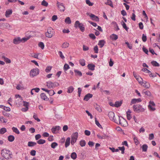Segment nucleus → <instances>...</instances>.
Returning a JSON list of instances; mask_svg holds the SVG:
<instances>
[{"mask_svg":"<svg viewBox=\"0 0 160 160\" xmlns=\"http://www.w3.org/2000/svg\"><path fill=\"white\" fill-rule=\"evenodd\" d=\"M142 152H146L147 151L148 146L147 144H144L142 145Z\"/></svg>","mask_w":160,"mask_h":160,"instance_id":"25","label":"nucleus"},{"mask_svg":"<svg viewBox=\"0 0 160 160\" xmlns=\"http://www.w3.org/2000/svg\"><path fill=\"white\" fill-rule=\"evenodd\" d=\"M110 38L113 41L116 40L118 38V35L115 34H112L110 35Z\"/></svg>","mask_w":160,"mask_h":160,"instance_id":"15","label":"nucleus"},{"mask_svg":"<svg viewBox=\"0 0 160 160\" xmlns=\"http://www.w3.org/2000/svg\"><path fill=\"white\" fill-rule=\"evenodd\" d=\"M61 128L60 126H56L55 127H53L51 129V131L53 133H56L57 131H59L61 129Z\"/></svg>","mask_w":160,"mask_h":160,"instance_id":"10","label":"nucleus"},{"mask_svg":"<svg viewBox=\"0 0 160 160\" xmlns=\"http://www.w3.org/2000/svg\"><path fill=\"white\" fill-rule=\"evenodd\" d=\"M9 26V24L7 23H3L0 24V28L2 29L7 28Z\"/></svg>","mask_w":160,"mask_h":160,"instance_id":"11","label":"nucleus"},{"mask_svg":"<svg viewBox=\"0 0 160 160\" xmlns=\"http://www.w3.org/2000/svg\"><path fill=\"white\" fill-rule=\"evenodd\" d=\"M33 118L36 120H37L38 122H39L40 121V120L38 117L37 115L34 113V115L33 116Z\"/></svg>","mask_w":160,"mask_h":160,"instance_id":"56","label":"nucleus"},{"mask_svg":"<svg viewBox=\"0 0 160 160\" xmlns=\"http://www.w3.org/2000/svg\"><path fill=\"white\" fill-rule=\"evenodd\" d=\"M2 58L4 59V61L7 63H10V59H9L7 58H6L5 56H2Z\"/></svg>","mask_w":160,"mask_h":160,"instance_id":"61","label":"nucleus"},{"mask_svg":"<svg viewBox=\"0 0 160 160\" xmlns=\"http://www.w3.org/2000/svg\"><path fill=\"white\" fill-rule=\"evenodd\" d=\"M89 37L90 38L93 40H94L96 38L95 36L93 33H91L89 34Z\"/></svg>","mask_w":160,"mask_h":160,"instance_id":"53","label":"nucleus"},{"mask_svg":"<svg viewBox=\"0 0 160 160\" xmlns=\"http://www.w3.org/2000/svg\"><path fill=\"white\" fill-rule=\"evenodd\" d=\"M63 70L64 71H66L70 68L69 65L67 63H65L63 67Z\"/></svg>","mask_w":160,"mask_h":160,"instance_id":"42","label":"nucleus"},{"mask_svg":"<svg viewBox=\"0 0 160 160\" xmlns=\"http://www.w3.org/2000/svg\"><path fill=\"white\" fill-rule=\"evenodd\" d=\"M22 99L20 98L18 99V101H15L16 104L19 106H20L22 104Z\"/></svg>","mask_w":160,"mask_h":160,"instance_id":"41","label":"nucleus"},{"mask_svg":"<svg viewBox=\"0 0 160 160\" xmlns=\"http://www.w3.org/2000/svg\"><path fill=\"white\" fill-rule=\"evenodd\" d=\"M22 104L23 105V106H24L25 107L28 108H29V103L28 102H27L25 101H22Z\"/></svg>","mask_w":160,"mask_h":160,"instance_id":"48","label":"nucleus"},{"mask_svg":"<svg viewBox=\"0 0 160 160\" xmlns=\"http://www.w3.org/2000/svg\"><path fill=\"white\" fill-rule=\"evenodd\" d=\"M133 139L134 141L135 144L136 145H137L140 142L139 141V140L137 137L136 136H134L133 138Z\"/></svg>","mask_w":160,"mask_h":160,"instance_id":"40","label":"nucleus"},{"mask_svg":"<svg viewBox=\"0 0 160 160\" xmlns=\"http://www.w3.org/2000/svg\"><path fill=\"white\" fill-rule=\"evenodd\" d=\"M119 150L121 151V153L123 154L125 152V148L124 146L122 147H119L118 148Z\"/></svg>","mask_w":160,"mask_h":160,"instance_id":"44","label":"nucleus"},{"mask_svg":"<svg viewBox=\"0 0 160 160\" xmlns=\"http://www.w3.org/2000/svg\"><path fill=\"white\" fill-rule=\"evenodd\" d=\"M71 157L73 159L75 160L77 158V153L75 152H72L71 154Z\"/></svg>","mask_w":160,"mask_h":160,"instance_id":"34","label":"nucleus"},{"mask_svg":"<svg viewBox=\"0 0 160 160\" xmlns=\"http://www.w3.org/2000/svg\"><path fill=\"white\" fill-rule=\"evenodd\" d=\"M142 101V100L140 98H133L131 100V105L132 104H134L140 102Z\"/></svg>","mask_w":160,"mask_h":160,"instance_id":"12","label":"nucleus"},{"mask_svg":"<svg viewBox=\"0 0 160 160\" xmlns=\"http://www.w3.org/2000/svg\"><path fill=\"white\" fill-rule=\"evenodd\" d=\"M65 22L67 24H70L71 23V21L69 17H67L65 20Z\"/></svg>","mask_w":160,"mask_h":160,"instance_id":"39","label":"nucleus"},{"mask_svg":"<svg viewBox=\"0 0 160 160\" xmlns=\"http://www.w3.org/2000/svg\"><path fill=\"white\" fill-rule=\"evenodd\" d=\"M39 69L37 68L32 69L30 72V76L33 77L38 75L39 73Z\"/></svg>","mask_w":160,"mask_h":160,"instance_id":"6","label":"nucleus"},{"mask_svg":"<svg viewBox=\"0 0 160 160\" xmlns=\"http://www.w3.org/2000/svg\"><path fill=\"white\" fill-rule=\"evenodd\" d=\"M37 142L39 144H43L46 142V140L42 139H40L37 141Z\"/></svg>","mask_w":160,"mask_h":160,"instance_id":"37","label":"nucleus"},{"mask_svg":"<svg viewBox=\"0 0 160 160\" xmlns=\"http://www.w3.org/2000/svg\"><path fill=\"white\" fill-rule=\"evenodd\" d=\"M36 151L34 150H31L30 152V154L32 156H35L36 154Z\"/></svg>","mask_w":160,"mask_h":160,"instance_id":"62","label":"nucleus"},{"mask_svg":"<svg viewBox=\"0 0 160 160\" xmlns=\"http://www.w3.org/2000/svg\"><path fill=\"white\" fill-rule=\"evenodd\" d=\"M105 4L106 5L110 6L112 8L113 7L112 2L111 0H107V2H105Z\"/></svg>","mask_w":160,"mask_h":160,"instance_id":"33","label":"nucleus"},{"mask_svg":"<svg viewBox=\"0 0 160 160\" xmlns=\"http://www.w3.org/2000/svg\"><path fill=\"white\" fill-rule=\"evenodd\" d=\"M41 5L47 7L48 5V3L45 0H43L42 2Z\"/></svg>","mask_w":160,"mask_h":160,"instance_id":"49","label":"nucleus"},{"mask_svg":"<svg viewBox=\"0 0 160 160\" xmlns=\"http://www.w3.org/2000/svg\"><path fill=\"white\" fill-rule=\"evenodd\" d=\"M93 50L94 52L96 53H98V46L96 45L93 48Z\"/></svg>","mask_w":160,"mask_h":160,"instance_id":"60","label":"nucleus"},{"mask_svg":"<svg viewBox=\"0 0 160 160\" xmlns=\"http://www.w3.org/2000/svg\"><path fill=\"white\" fill-rule=\"evenodd\" d=\"M136 80L138 81L139 83L141 84L142 85V83H144V82H143V80L140 77L138 78Z\"/></svg>","mask_w":160,"mask_h":160,"instance_id":"52","label":"nucleus"},{"mask_svg":"<svg viewBox=\"0 0 160 160\" xmlns=\"http://www.w3.org/2000/svg\"><path fill=\"white\" fill-rule=\"evenodd\" d=\"M143 82H144V83H142V84H144L142 85L146 88H149L150 86V83L146 81H144Z\"/></svg>","mask_w":160,"mask_h":160,"instance_id":"27","label":"nucleus"},{"mask_svg":"<svg viewBox=\"0 0 160 160\" xmlns=\"http://www.w3.org/2000/svg\"><path fill=\"white\" fill-rule=\"evenodd\" d=\"M55 32L54 30L51 27H48L47 31L45 33L46 37L50 38L54 35Z\"/></svg>","mask_w":160,"mask_h":160,"instance_id":"3","label":"nucleus"},{"mask_svg":"<svg viewBox=\"0 0 160 160\" xmlns=\"http://www.w3.org/2000/svg\"><path fill=\"white\" fill-rule=\"evenodd\" d=\"M151 63L152 66L154 67H159L160 66L159 63L155 61H152Z\"/></svg>","mask_w":160,"mask_h":160,"instance_id":"29","label":"nucleus"},{"mask_svg":"<svg viewBox=\"0 0 160 160\" xmlns=\"http://www.w3.org/2000/svg\"><path fill=\"white\" fill-rule=\"evenodd\" d=\"M37 145V142L32 141H29L28 143V146L29 147H32Z\"/></svg>","mask_w":160,"mask_h":160,"instance_id":"21","label":"nucleus"},{"mask_svg":"<svg viewBox=\"0 0 160 160\" xmlns=\"http://www.w3.org/2000/svg\"><path fill=\"white\" fill-rule=\"evenodd\" d=\"M30 37L31 36H29L27 38H23L22 39L20 37H15L13 39V42L15 44H18L21 42H24L28 40Z\"/></svg>","mask_w":160,"mask_h":160,"instance_id":"1","label":"nucleus"},{"mask_svg":"<svg viewBox=\"0 0 160 160\" xmlns=\"http://www.w3.org/2000/svg\"><path fill=\"white\" fill-rule=\"evenodd\" d=\"M58 144L57 142H54L51 143V146L52 148L54 149L58 146Z\"/></svg>","mask_w":160,"mask_h":160,"instance_id":"46","label":"nucleus"},{"mask_svg":"<svg viewBox=\"0 0 160 160\" xmlns=\"http://www.w3.org/2000/svg\"><path fill=\"white\" fill-rule=\"evenodd\" d=\"M80 146L82 147L85 146L86 144V142L85 140L82 139L79 142Z\"/></svg>","mask_w":160,"mask_h":160,"instance_id":"35","label":"nucleus"},{"mask_svg":"<svg viewBox=\"0 0 160 160\" xmlns=\"http://www.w3.org/2000/svg\"><path fill=\"white\" fill-rule=\"evenodd\" d=\"M74 27L76 29L79 28L81 31L83 32L84 31L85 28L84 26L83 23H80L79 21L77 20L75 21Z\"/></svg>","mask_w":160,"mask_h":160,"instance_id":"4","label":"nucleus"},{"mask_svg":"<svg viewBox=\"0 0 160 160\" xmlns=\"http://www.w3.org/2000/svg\"><path fill=\"white\" fill-rule=\"evenodd\" d=\"M58 9L60 11L64 12L65 11V8L64 5V4L62 5H58Z\"/></svg>","mask_w":160,"mask_h":160,"instance_id":"22","label":"nucleus"},{"mask_svg":"<svg viewBox=\"0 0 160 160\" xmlns=\"http://www.w3.org/2000/svg\"><path fill=\"white\" fill-rule=\"evenodd\" d=\"M38 47L42 49H43L45 47L44 43L42 42H40L38 44Z\"/></svg>","mask_w":160,"mask_h":160,"instance_id":"45","label":"nucleus"},{"mask_svg":"<svg viewBox=\"0 0 160 160\" xmlns=\"http://www.w3.org/2000/svg\"><path fill=\"white\" fill-rule=\"evenodd\" d=\"M106 43V42L104 40H101L99 41L98 45L100 46L101 48H102Z\"/></svg>","mask_w":160,"mask_h":160,"instance_id":"17","label":"nucleus"},{"mask_svg":"<svg viewBox=\"0 0 160 160\" xmlns=\"http://www.w3.org/2000/svg\"><path fill=\"white\" fill-rule=\"evenodd\" d=\"M86 2L87 4L88 5L90 6H93L94 4L93 2H91L90 0H86Z\"/></svg>","mask_w":160,"mask_h":160,"instance_id":"55","label":"nucleus"},{"mask_svg":"<svg viewBox=\"0 0 160 160\" xmlns=\"http://www.w3.org/2000/svg\"><path fill=\"white\" fill-rule=\"evenodd\" d=\"M41 98L42 99L44 100L48 101L49 100V98H48L46 96V94L44 93H42L40 94Z\"/></svg>","mask_w":160,"mask_h":160,"instance_id":"14","label":"nucleus"},{"mask_svg":"<svg viewBox=\"0 0 160 160\" xmlns=\"http://www.w3.org/2000/svg\"><path fill=\"white\" fill-rule=\"evenodd\" d=\"M46 83L47 84L46 85V86L48 87L49 88H51L54 87H53V82H52L51 81H48Z\"/></svg>","mask_w":160,"mask_h":160,"instance_id":"19","label":"nucleus"},{"mask_svg":"<svg viewBox=\"0 0 160 160\" xmlns=\"http://www.w3.org/2000/svg\"><path fill=\"white\" fill-rule=\"evenodd\" d=\"M94 107L95 109L99 112H101L102 111L101 108L100 106L98 105L97 103L95 104L94 105Z\"/></svg>","mask_w":160,"mask_h":160,"instance_id":"20","label":"nucleus"},{"mask_svg":"<svg viewBox=\"0 0 160 160\" xmlns=\"http://www.w3.org/2000/svg\"><path fill=\"white\" fill-rule=\"evenodd\" d=\"M155 106V104L153 101H150L149 102V105H148V108L150 111H153L156 110L155 108L152 107Z\"/></svg>","mask_w":160,"mask_h":160,"instance_id":"7","label":"nucleus"},{"mask_svg":"<svg viewBox=\"0 0 160 160\" xmlns=\"http://www.w3.org/2000/svg\"><path fill=\"white\" fill-rule=\"evenodd\" d=\"M149 50L150 52L151 53L152 55L155 54L156 55H158V54L156 53L155 52L153 49L149 48Z\"/></svg>","mask_w":160,"mask_h":160,"instance_id":"59","label":"nucleus"},{"mask_svg":"<svg viewBox=\"0 0 160 160\" xmlns=\"http://www.w3.org/2000/svg\"><path fill=\"white\" fill-rule=\"evenodd\" d=\"M76 136V137H77L76 138H74L73 137H71V144L72 145H73L74 144L78 139V136Z\"/></svg>","mask_w":160,"mask_h":160,"instance_id":"31","label":"nucleus"},{"mask_svg":"<svg viewBox=\"0 0 160 160\" xmlns=\"http://www.w3.org/2000/svg\"><path fill=\"white\" fill-rule=\"evenodd\" d=\"M108 116L111 120H113L114 117V113L112 111L109 112L108 114Z\"/></svg>","mask_w":160,"mask_h":160,"instance_id":"16","label":"nucleus"},{"mask_svg":"<svg viewBox=\"0 0 160 160\" xmlns=\"http://www.w3.org/2000/svg\"><path fill=\"white\" fill-rule=\"evenodd\" d=\"M133 109L134 112L136 113L144 112L145 109L142 108V106L139 104L134 105L133 106Z\"/></svg>","mask_w":160,"mask_h":160,"instance_id":"2","label":"nucleus"},{"mask_svg":"<svg viewBox=\"0 0 160 160\" xmlns=\"http://www.w3.org/2000/svg\"><path fill=\"white\" fill-rule=\"evenodd\" d=\"M69 45V43L68 42H65L62 43L61 47L62 48H68Z\"/></svg>","mask_w":160,"mask_h":160,"instance_id":"24","label":"nucleus"},{"mask_svg":"<svg viewBox=\"0 0 160 160\" xmlns=\"http://www.w3.org/2000/svg\"><path fill=\"white\" fill-rule=\"evenodd\" d=\"M58 17L56 15H53L52 18V20L54 22L58 19Z\"/></svg>","mask_w":160,"mask_h":160,"instance_id":"64","label":"nucleus"},{"mask_svg":"<svg viewBox=\"0 0 160 160\" xmlns=\"http://www.w3.org/2000/svg\"><path fill=\"white\" fill-rule=\"evenodd\" d=\"M70 138L69 137H68L66 139V141L65 142V147L67 148L70 145Z\"/></svg>","mask_w":160,"mask_h":160,"instance_id":"18","label":"nucleus"},{"mask_svg":"<svg viewBox=\"0 0 160 160\" xmlns=\"http://www.w3.org/2000/svg\"><path fill=\"white\" fill-rule=\"evenodd\" d=\"M52 66H47L46 69H45V72H47L48 73L51 70L52 68Z\"/></svg>","mask_w":160,"mask_h":160,"instance_id":"51","label":"nucleus"},{"mask_svg":"<svg viewBox=\"0 0 160 160\" xmlns=\"http://www.w3.org/2000/svg\"><path fill=\"white\" fill-rule=\"evenodd\" d=\"M79 64L82 66H84L86 65V61L84 59H81L79 61Z\"/></svg>","mask_w":160,"mask_h":160,"instance_id":"26","label":"nucleus"},{"mask_svg":"<svg viewBox=\"0 0 160 160\" xmlns=\"http://www.w3.org/2000/svg\"><path fill=\"white\" fill-rule=\"evenodd\" d=\"M142 39L143 42H145L147 40V37L146 35L143 34L142 35Z\"/></svg>","mask_w":160,"mask_h":160,"instance_id":"58","label":"nucleus"},{"mask_svg":"<svg viewBox=\"0 0 160 160\" xmlns=\"http://www.w3.org/2000/svg\"><path fill=\"white\" fill-rule=\"evenodd\" d=\"M142 50L146 54L148 55V49H147L144 46H143L142 48Z\"/></svg>","mask_w":160,"mask_h":160,"instance_id":"47","label":"nucleus"},{"mask_svg":"<svg viewBox=\"0 0 160 160\" xmlns=\"http://www.w3.org/2000/svg\"><path fill=\"white\" fill-rule=\"evenodd\" d=\"M121 23L122 25L123 28H124L126 31H128V29H129V28L127 26L126 24L122 20L121 22Z\"/></svg>","mask_w":160,"mask_h":160,"instance_id":"23","label":"nucleus"},{"mask_svg":"<svg viewBox=\"0 0 160 160\" xmlns=\"http://www.w3.org/2000/svg\"><path fill=\"white\" fill-rule=\"evenodd\" d=\"M41 89L43 91L47 92L50 96H51V90H48L44 88H42Z\"/></svg>","mask_w":160,"mask_h":160,"instance_id":"43","label":"nucleus"},{"mask_svg":"<svg viewBox=\"0 0 160 160\" xmlns=\"http://www.w3.org/2000/svg\"><path fill=\"white\" fill-rule=\"evenodd\" d=\"M74 90V88L72 86H70L68 88L67 92L68 93H71Z\"/></svg>","mask_w":160,"mask_h":160,"instance_id":"30","label":"nucleus"},{"mask_svg":"<svg viewBox=\"0 0 160 160\" xmlns=\"http://www.w3.org/2000/svg\"><path fill=\"white\" fill-rule=\"evenodd\" d=\"M122 103V101H116L115 102V107L118 108L121 106Z\"/></svg>","mask_w":160,"mask_h":160,"instance_id":"32","label":"nucleus"},{"mask_svg":"<svg viewBox=\"0 0 160 160\" xmlns=\"http://www.w3.org/2000/svg\"><path fill=\"white\" fill-rule=\"evenodd\" d=\"M1 155L5 158L8 159L10 157V152L9 150L6 149H3L1 151Z\"/></svg>","mask_w":160,"mask_h":160,"instance_id":"5","label":"nucleus"},{"mask_svg":"<svg viewBox=\"0 0 160 160\" xmlns=\"http://www.w3.org/2000/svg\"><path fill=\"white\" fill-rule=\"evenodd\" d=\"M74 72H75V75L76 76L78 75L79 77H81L82 76V74L80 71L77 69H74Z\"/></svg>","mask_w":160,"mask_h":160,"instance_id":"28","label":"nucleus"},{"mask_svg":"<svg viewBox=\"0 0 160 160\" xmlns=\"http://www.w3.org/2000/svg\"><path fill=\"white\" fill-rule=\"evenodd\" d=\"M13 131L17 134H20V132L17 128L13 127L12 128Z\"/></svg>","mask_w":160,"mask_h":160,"instance_id":"38","label":"nucleus"},{"mask_svg":"<svg viewBox=\"0 0 160 160\" xmlns=\"http://www.w3.org/2000/svg\"><path fill=\"white\" fill-rule=\"evenodd\" d=\"M10 15V9H8L6 11L5 13V16L6 17H9Z\"/></svg>","mask_w":160,"mask_h":160,"instance_id":"63","label":"nucleus"},{"mask_svg":"<svg viewBox=\"0 0 160 160\" xmlns=\"http://www.w3.org/2000/svg\"><path fill=\"white\" fill-rule=\"evenodd\" d=\"M92 96L93 95L92 94L88 93L83 98V100L88 101L90 98H92Z\"/></svg>","mask_w":160,"mask_h":160,"instance_id":"9","label":"nucleus"},{"mask_svg":"<svg viewBox=\"0 0 160 160\" xmlns=\"http://www.w3.org/2000/svg\"><path fill=\"white\" fill-rule=\"evenodd\" d=\"M58 54L59 55L60 57L61 58L63 59L65 58V57L63 54L62 52L61 51H59L58 52Z\"/></svg>","mask_w":160,"mask_h":160,"instance_id":"57","label":"nucleus"},{"mask_svg":"<svg viewBox=\"0 0 160 160\" xmlns=\"http://www.w3.org/2000/svg\"><path fill=\"white\" fill-rule=\"evenodd\" d=\"M89 17L93 21L98 22H99V19L98 17L93 14L91 13L89 15Z\"/></svg>","mask_w":160,"mask_h":160,"instance_id":"8","label":"nucleus"},{"mask_svg":"<svg viewBox=\"0 0 160 160\" xmlns=\"http://www.w3.org/2000/svg\"><path fill=\"white\" fill-rule=\"evenodd\" d=\"M95 123L96 125L100 128L103 129L101 125L100 124L98 121L97 120V118H95Z\"/></svg>","mask_w":160,"mask_h":160,"instance_id":"36","label":"nucleus"},{"mask_svg":"<svg viewBox=\"0 0 160 160\" xmlns=\"http://www.w3.org/2000/svg\"><path fill=\"white\" fill-rule=\"evenodd\" d=\"M95 65L92 63H89L87 66L88 68L91 71H93L95 70Z\"/></svg>","mask_w":160,"mask_h":160,"instance_id":"13","label":"nucleus"},{"mask_svg":"<svg viewBox=\"0 0 160 160\" xmlns=\"http://www.w3.org/2000/svg\"><path fill=\"white\" fill-rule=\"evenodd\" d=\"M3 114L4 115L5 117L8 118V119L10 118V114L7 113L6 111L2 112Z\"/></svg>","mask_w":160,"mask_h":160,"instance_id":"50","label":"nucleus"},{"mask_svg":"<svg viewBox=\"0 0 160 160\" xmlns=\"http://www.w3.org/2000/svg\"><path fill=\"white\" fill-rule=\"evenodd\" d=\"M7 130L6 128H2L0 129V133L1 134H3Z\"/></svg>","mask_w":160,"mask_h":160,"instance_id":"54","label":"nucleus"}]
</instances>
